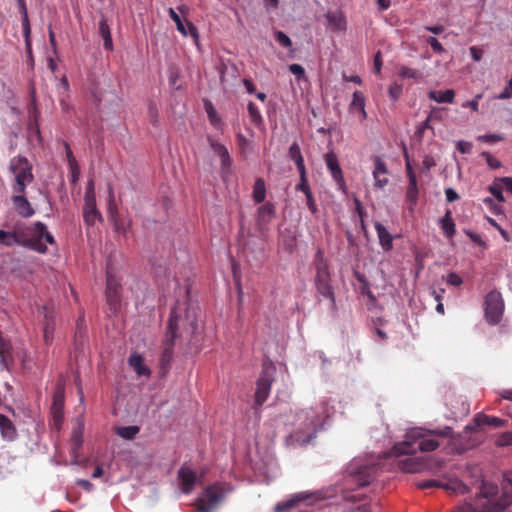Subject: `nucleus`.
<instances>
[{"instance_id":"obj_1","label":"nucleus","mask_w":512,"mask_h":512,"mask_svg":"<svg viewBox=\"0 0 512 512\" xmlns=\"http://www.w3.org/2000/svg\"><path fill=\"white\" fill-rule=\"evenodd\" d=\"M201 325L197 319V307L186 302L177 304L171 311L167 333L164 339L162 360L169 361L172 356V346L177 338L192 340L200 333Z\"/></svg>"},{"instance_id":"obj_2","label":"nucleus","mask_w":512,"mask_h":512,"mask_svg":"<svg viewBox=\"0 0 512 512\" xmlns=\"http://www.w3.org/2000/svg\"><path fill=\"white\" fill-rule=\"evenodd\" d=\"M507 485L503 484L501 490L498 486L482 482L474 504L464 503L455 512H502L512 504V491L508 485H512V474L505 475Z\"/></svg>"},{"instance_id":"obj_3","label":"nucleus","mask_w":512,"mask_h":512,"mask_svg":"<svg viewBox=\"0 0 512 512\" xmlns=\"http://www.w3.org/2000/svg\"><path fill=\"white\" fill-rule=\"evenodd\" d=\"M331 409L329 403L323 401L314 407L298 410L293 423L294 431L289 437L291 443L304 445L315 438L325 419L330 416Z\"/></svg>"},{"instance_id":"obj_4","label":"nucleus","mask_w":512,"mask_h":512,"mask_svg":"<svg viewBox=\"0 0 512 512\" xmlns=\"http://www.w3.org/2000/svg\"><path fill=\"white\" fill-rule=\"evenodd\" d=\"M453 430L449 426L442 429L426 430L421 427L411 428L406 432L405 440L395 444L389 452V456L398 457L403 454H413L416 451L431 452L434 451L439 443L436 436L452 437Z\"/></svg>"},{"instance_id":"obj_5","label":"nucleus","mask_w":512,"mask_h":512,"mask_svg":"<svg viewBox=\"0 0 512 512\" xmlns=\"http://www.w3.org/2000/svg\"><path fill=\"white\" fill-rule=\"evenodd\" d=\"M377 461L374 456L354 458L347 467L351 481L358 487L369 485L374 479Z\"/></svg>"},{"instance_id":"obj_6","label":"nucleus","mask_w":512,"mask_h":512,"mask_svg":"<svg viewBox=\"0 0 512 512\" xmlns=\"http://www.w3.org/2000/svg\"><path fill=\"white\" fill-rule=\"evenodd\" d=\"M230 486L214 484L207 487L201 497L198 498L197 512H212L213 509L231 492Z\"/></svg>"},{"instance_id":"obj_7","label":"nucleus","mask_w":512,"mask_h":512,"mask_svg":"<svg viewBox=\"0 0 512 512\" xmlns=\"http://www.w3.org/2000/svg\"><path fill=\"white\" fill-rule=\"evenodd\" d=\"M10 170L15 177L14 190L23 193L26 186L32 181L31 167L24 157H15L10 162Z\"/></svg>"},{"instance_id":"obj_8","label":"nucleus","mask_w":512,"mask_h":512,"mask_svg":"<svg viewBox=\"0 0 512 512\" xmlns=\"http://www.w3.org/2000/svg\"><path fill=\"white\" fill-rule=\"evenodd\" d=\"M484 306L487 322L492 325L499 323L504 313V301L501 293L498 291L488 293L485 297Z\"/></svg>"},{"instance_id":"obj_9","label":"nucleus","mask_w":512,"mask_h":512,"mask_svg":"<svg viewBox=\"0 0 512 512\" xmlns=\"http://www.w3.org/2000/svg\"><path fill=\"white\" fill-rule=\"evenodd\" d=\"M0 244L8 247H11L13 245H20L24 247H29L37 252L44 251V247H42L39 244L29 242L26 240V238L23 237L21 225L19 224L14 226L13 231H4L0 229Z\"/></svg>"},{"instance_id":"obj_10","label":"nucleus","mask_w":512,"mask_h":512,"mask_svg":"<svg viewBox=\"0 0 512 512\" xmlns=\"http://www.w3.org/2000/svg\"><path fill=\"white\" fill-rule=\"evenodd\" d=\"M21 231L23 232V237L26 238L27 241L44 247V251L42 253H45L47 250L45 243L42 242L43 239L48 244L54 243L53 235L47 231L46 226L41 222H36L30 227H23L21 225Z\"/></svg>"},{"instance_id":"obj_11","label":"nucleus","mask_w":512,"mask_h":512,"mask_svg":"<svg viewBox=\"0 0 512 512\" xmlns=\"http://www.w3.org/2000/svg\"><path fill=\"white\" fill-rule=\"evenodd\" d=\"M273 373L274 368L269 366L264 368L261 376L259 377L255 392V402L257 405H262L268 398L273 381Z\"/></svg>"},{"instance_id":"obj_12","label":"nucleus","mask_w":512,"mask_h":512,"mask_svg":"<svg viewBox=\"0 0 512 512\" xmlns=\"http://www.w3.org/2000/svg\"><path fill=\"white\" fill-rule=\"evenodd\" d=\"M316 287L318 292L323 297L328 298L331 302V305L334 306V292L329 283V272L325 264H320L317 267Z\"/></svg>"},{"instance_id":"obj_13","label":"nucleus","mask_w":512,"mask_h":512,"mask_svg":"<svg viewBox=\"0 0 512 512\" xmlns=\"http://www.w3.org/2000/svg\"><path fill=\"white\" fill-rule=\"evenodd\" d=\"M202 475H198L195 470L189 466H183L178 471V480L180 489L184 494H189L193 491L196 483L200 481Z\"/></svg>"},{"instance_id":"obj_14","label":"nucleus","mask_w":512,"mask_h":512,"mask_svg":"<svg viewBox=\"0 0 512 512\" xmlns=\"http://www.w3.org/2000/svg\"><path fill=\"white\" fill-rule=\"evenodd\" d=\"M324 498L326 497L322 496L320 493L300 492L294 495L291 499L282 503H278L274 508V512H284L294 507L299 502H308L309 504H312L313 501Z\"/></svg>"},{"instance_id":"obj_15","label":"nucleus","mask_w":512,"mask_h":512,"mask_svg":"<svg viewBox=\"0 0 512 512\" xmlns=\"http://www.w3.org/2000/svg\"><path fill=\"white\" fill-rule=\"evenodd\" d=\"M387 174L388 170L384 161L380 157H375L372 175L377 188L382 189L389 183Z\"/></svg>"},{"instance_id":"obj_16","label":"nucleus","mask_w":512,"mask_h":512,"mask_svg":"<svg viewBox=\"0 0 512 512\" xmlns=\"http://www.w3.org/2000/svg\"><path fill=\"white\" fill-rule=\"evenodd\" d=\"M168 13H169V16L171 17V19L175 22V24L177 26V30L182 35H184V36L190 35L195 39L198 38L197 29L192 23L187 22L186 24H184L179 16V14L173 8H169Z\"/></svg>"},{"instance_id":"obj_17","label":"nucleus","mask_w":512,"mask_h":512,"mask_svg":"<svg viewBox=\"0 0 512 512\" xmlns=\"http://www.w3.org/2000/svg\"><path fill=\"white\" fill-rule=\"evenodd\" d=\"M83 217L88 225H94L102 216L96 208V199L84 200Z\"/></svg>"},{"instance_id":"obj_18","label":"nucleus","mask_w":512,"mask_h":512,"mask_svg":"<svg viewBox=\"0 0 512 512\" xmlns=\"http://www.w3.org/2000/svg\"><path fill=\"white\" fill-rule=\"evenodd\" d=\"M63 389L58 388L54 394V401L51 407L53 414V421L55 426L59 429L62 422V409H63Z\"/></svg>"},{"instance_id":"obj_19","label":"nucleus","mask_w":512,"mask_h":512,"mask_svg":"<svg viewBox=\"0 0 512 512\" xmlns=\"http://www.w3.org/2000/svg\"><path fill=\"white\" fill-rule=\"evenodd\" d=\"M375 230L379 239L380 246L384 251H389L393 247V237L384 225L380 222L374 223Z\"/></svg>"},{"instance_id":"obj_20","label":"nucleus","mask_w":512,"mask_h":512,"mask_svg":"<svg viewBox=\"0 0 512 512\" xmlns=\"http://www.w3.org/2000/svg\"><path fill=\"white\" fill-rule=\"evenodd\" d=\"M129 365L134 369L136 374L140 377H149L150 369L144 364L143 357L138 353H132L128 359Z\"/></svg>"},{"instance_id":"obj_21","label":"nucleus","mask_w":512,"mask_h":512,"mask_svg":"<svg viewBox=\"0 0 512 512\" xmlns=\"http://www.w3.org/2000/svg\"><path fill=\"white\" fill-rule=\"evenodd\" d=\"M325 162L330 170L333 179L339 183L343 184V175L341 168L339 167L338 160L336 155L333 152H329L325 155Z\"/></svg>"},{"instance_id":"obj_22","label":"nucleus","mask_w":512,"mask_h":512,"mask_svg":"<svg viewBox=\"0 0 512 512\" xmlns=\"http://www.w3.org/2000/svg\"><path fill=\"white\" fill-rule=\"evenodd\" d=\"M326 18L328 21V25L332 31L341 32L346 29V20L342 12H328Z\"/></svg>"},{"instance_id":"obj_23","label":"nucleus","mask_w":512,"mask_h":512,"mask_svg":"<svg viewBox=\"0 0 512 512\" xmlns=\"http://www.w3.org/2000/svg\"><path fill=\"white\" fill-rule=\"evenodd\" d=\"M275 216L274 206L270 203L264 204L259 207L257 212L258 225L263 228L265 227Z\"/></svg>"},{"instance_id":"obj_24","label":"nucleus","mask_w":512,"mask_h":512,"mask_svg":"<svg viewBox=\"0 0 512 512\" xmlns=\"http://www.w3.org/2000/svg\"><path fill=\"white\" fill-rule=\"evenodd\" d=\"M418 185L417 178L411 176V181L407 187L406 200L408 203V209L413 212L418 201Z\"/></svg>"},{"instance_id":"obj_25","label":"nucleus","mask_w":512,"mask_h":512,"mask_svg":"<svg viewBox=\"0 0 512 512\" xmlns=\"http://www.w3.org/2000/svg\"><path fill=\"white\" fill-rule=\"evenodd\" d=\"M13 204L17 212L23 217H31L34 210L27 199L21 195H16L12 198Z\"/></svg>"},{"instance_id":"obj_26","label":"nucleus","mask_w":512,"mask_h":512,"mask_svg":"<svg viewBox=\"0 0 512 512\" xmlns=\"http://www.w3.org/2000/svg\"><path fill=\"white\" fill-rule=\"evenodd\" d=\"M439 487L458 495H464L469 491L467 485L458 479H450L448 481L442 482L439 484Z\"/></svg>"},{"instance_id":"obj_27","label":"nucleus","mask_w":512,"mask_h":512,"mask_svg":"<svg viewBox=\"0 0 512 512\" xmlns=\"http://www.w3.org/2000/svg\"><path fill=\"white\" fill-rule=\"evenodd\" d=\"M440 227L447 238H452L455 233V223L452 219L450 210H447L445 215L440 219Z\"/></svg>"},{"instance_id":"obj_28","label":"nucleus","mask_w":512,"mask_h":512,"mask_svg":"<svg viewBox=\"0 0 512 512\" xmlns=\"http://www.w3.org/2000/svg\"><path fill=\"white\" fill-rule=\"evenodd\" d=\"M428 97L437 103H453L455 92L452 89H447L445 91L432 90L428 93Z\"/></svg>"},{"instance_id":"obj_29","label":"nucleus","mask_w":512,"mask_h":512,"mask_svg":"<svg viewBox=\"0 0 512 512\" xmlns=\"http://www.w3.org/2000/svg\"><path fill=\"white\" fill-rule=\"evenodd\" d=\"M350 110H358L361 114V118H366L367 114L365 111V97L360 91H355L353 93L352 101L350 103Z\"/></svg>"},{"instance_id":"obj_30","label":"nucleus","mask_w":512,"mask_h":512,"mask_svg":"<svg viewBox=\"0 0 512 512\" xmlns=\"http://www.w3.org/2000/svg\"><path fill=\"white\" fill-rule=\"evenodd\" d=\"M99 34L103 38L104 48L107 50H111L113 48L112 37L110 33V28L107 24V21L104 18L101 19L99 22Z\"/></svg>"},{"instance_id":"obj_31","label":"nucleus","mask_w":512,"mask_h":512,"mask_svg":"<svg viewBox=\"0 0 512 512\" xmlns=\"http://www.w3.org/2000/svg\"><path fill=\"white\" fill-rule=\"evenodd\" d=\"M398 76L401 79H413L415 82H420L423 79V75L419 70L407 66L399 68Z\"/></svg>"},{"instance_id":"obj_32","label":"nucleus","mask_w":512,"mask_h":512,"mask_svg":"<svg viewBox=\"0 0 512 512\" xmlns=\"http://www.w3.org/2000/svg\"><path fill=\"white\" fill-rule=\"evenodd\" d=\"M204 105H205V111H206V113L208 115L210 123L216 129H220L221 126H222V121H221V118L218 115L216 109L214 108V106L212 105V103L210 101H206Z\"/></svg>"},{"instance_id":"obj_33","label":"nucleus","mask_w":512,"mask_h":512,"mask_svg":"<svg viewBox=\"0 0 512 512\" xmlns=\"http://www.w3.org/2000/svg\"><path fill=\"white\" fill-rule=\"evenodd\" d=\"M289 156L295 162L298 170L305 169L304 159L301 154L300 147L297 143H293L289 148Z\"/></svg>"},{"instance_id":"obj_34","label":"nucleus","mask_w":512,"mask_h":512,"mask_svg":"<svg viewBox=\"0 0 512 512\" xmlns=\"http://www.w3.org/2000/svg\"><path fill=\"white\" fill-rule=\"evenodd\" d=\"M474 421H475L477 426L493 425L495 427H500L504 423V421L502 419H500V418L490 417V416H487V415H484V414H478L474 418Z\"/></svg>"},{"instance_id":"obj_35","label":"nucleus","mask_w":512,"mask_h":512,"mask_svg":"<svg viewBox=\"0 0 512 512\" xmlns=\"http://www.w3.org/2000/svg\"><path fill=\"white\" fill-rule=\"evenodd\" d=\"M266 196V187L263 179L258 178L255 181L253 188V198L257 203H261L264 201Z\"/></svg>"},{"instance_id":"obj_36","label":"nucleus","mask_w":512,"mask_h":512,"mask_svg":"<svg viewBox=\"0 0 512 512\" xmlns=\"http://www.w3.org/2000/svg\"><path fill=\"white\" fill-rule=\"evenodd\" d=\"M108 303L111 305L113 309H116V306L119 302V297L116 289L112 287V279L110 275L107 276V292H106Z\"/></svg>"},{"instance_id":"obj_37","label":"nucleus","mask_w":512,"mask_h":512,"mask_svg":"<svg viewBox=\"0 0 512 512\" xmlns=\"http://www.w3.org/2000/svg\"><path fill=\"white\" fill-rule=\"evenodd\" d=\"M139 432V428L137 426H124L117 428V435L120 437L131 440L133 439L137 433Z\"/></svg>"},{"instance_id":"obj_38","label":"nucleus","mask_w":512,"mask_h":512,"mask_svg":"<svg viewBox=\"0 0 512 512\" xmlns=\"http://www.w3.org/2000/svg\"><path fill=\"white\" fill-rule=\"evenodd\" d=\"M0 428H1L2 433L6 437L12 438V436L14 435L15 431H14L12 422L4 415H0Z\"/></svg>"},{"instance_id":"obj_39","label":"nucleus","mask_w":512,"mask_h":512,"mask_svg":"<svg viewBox=\"0 0 512 512\" xmlns=\"http://www.w3.org/2000/svg\"><path fill=\"white\" fill-rule=\"evenodd\" d=\"M237 141L242 153L246 154L253 150L252 142L242 134L237 135Z\"/></svg>"},{"instance_id":"obj_40","label":"nucleus","mask_w":512,"mask_h":512,"mask_svg":"<svg viewBox=\"0 0 512 512\" xmlns=\"http://www.w3.org/2000/svg\"><path fill=\"white\" fill-rule=\"evenodd\" d=\"M298 172L300 175V183L297 186V190L302 191L304 194L310 193L311 189L306 178V169L298 170Z\"/></svg>"},{"instance_id":"obj_41","label":"nucleus","mask_w":512,"mask_h":512,"mask_svg":"<svg viewBox=\"0 0 512 512\" xmlns=\"http://www.w3.org/2000/svg\"><path fill=\"white\" fill-rule=\"evenodd\" d=\"M210 146L215 154H217L220 158L222 156H226L228 152L227 148L221 143L215 141L214 139L208 138Z\"/></svg>"},{"instance_id":"obj_42","label":"nucleus","mask_w":512,"mask_h":512,"mask_svg":"<svg viewBox=\"0 0 512 512\" xmlns=\"http://www.w3.org/2000/svg\"><path fill=\"white\" fill-rule=\"evenodd\" d=\"M486 220L487 222L493 226L495 229H497L499 231V233L501 234V236L503 237V239L506 241V242H509L511 241V236L510 234L501 226L497 223V221L489 216L486 217Z\"/></svg>"},{"instance_id":"obj_43","label":"nucleus","mask_w":512,"mask_h":512,"mask_svg":"<svg viewBox=\"0 0 512 512\" xmlns=\"http://www.w3.org/2000/svg\"><path fill=\"white\" fill-rule=\"evenodd\" d=\"M365 495L358 491H348L343 495L344 500L350 501L352 503H356L357 501H362Z\"/></svg>"},{"instance_id":"obj_44","label":"nucleus","mask_w":512,"mask_h":512,"mask_svg":"<svg viewBox=\"0 0 512 512\" xmlns=\"http://www.w3.org/2000/svg\"><path fill=\"white\" fill-rule=\"evenodd\" d=\"M478 141L481 142H487V143H494L499 142L504 139V137L500 134H484L477 137Z\"/></svg>"},{"instance_id":"obj_45","label":"nucleus","mask_w":512,"mask_h":512,"mask_svg":"<svg viewBox=\"0 0 512 512\" xmlns=\"http://www.w3.org/2000/svg\"><path fill=\"white\" fill-rule=\"evenodd\" d=\"M276 40L277 42L284 46V47H287V48H290L292 46V41L291 39L289 38L288 35H286L284 32L282 31H277L276 32Z\"/></svg>"},{"instance_id":"obj_46","label":"nucleus","mask_w":512,"mask_h":512,"mask_svg":"<svg viewBox=\"0 0 512 512\" xmlns=\"http://www.w3.org/2000/svg\"><path fill=\"white\" fill-rule=\"evenodd\" d=\"M248 111L253 122L258 123L261 121L262 117L260 111L254 103L249 102Z\"/></svg>"},{"instance_id":"obj_47","label":"nucleus","mask_w":512,"mask_h":512,"mask_svg":"<svg viewBox=\"0 0 512 512\" xmlns=\"http://www.w3.org/2000/svg\"><path fill=\"white\" fill-rule=\"evenodd\" d=\"M388 92L393 100H397L402 93V85L394 82L389 86Z\"/></svg>"},{"instance_id":"obj_48","label":"nucleus","mask_w":512,"mask_h":512,"mask_svg":"<svg viewBox=\"0 0 512 512\" xmlns=\"http://www.w3.org/2000/svg\"><path fill=\"white\" fill-rule=\"evenodd\" d=\"M289 71L295 75L298 80L305 78V70L300 64H291Z\"/></svg>"},{"instance_id":"obj_49","label":"nucleus","mask_w":512,"mask_h":512,"mask_svg":"<svg viewBox=\"0 0 512 512\" xmlns=\"http://www.w3.org/2000/svg\"><path fill=\"white\" fill-rule=\"evenodd\" d=\"M502 189L503 187L499 184H494L492 186H490L489 190L490 192L492 193V195L499 201V202H504V197H503V193H502Z\"/></svg>"},{"instance_id":"obj_50","label":"nucleus","mask_w":512,"mask_h":512,"mask_svg":"<svg viewBox=\"0 0 512 512\" xmlns=\"http://www.w3.org/2000/svg\"><path fill=\"white\" fill-rule=\"evenodd\" d=\"M482 156L486 159L487 164L492 169H497L501 166L500 162L493 157L489 152H483Z\"/></svg>"},{"instance_id":"obj_51","label":"nucleus","mask_w":512,"mask_h":512,"mask_svg":"<svg viewBox=\"0 0 512 512\" xmlns=\"http://www.w3.org/2000/svg\"><path fill=\"white\" fill-rule=\"evenodd\" d=\"M426 42L431 46V48L437 52V53H443L444 52V48L443 46L441 45V43L435 38V37H428L426 39Z\"/></svg>"},{"instance_id":"obj_52","label":"nucleus","mask_w":512,"mask_h":512,"mask_svg":"<svg viewBox=\"0 0 512 512\" xmlns=\"http://www.w3.org/2000/svg\"><path fill=\"white\" fill-rule=\"evenodd\" d=\"M70 176H71V182L76 183L79 180L80 177V169L79 165L74 164L69 166Z\"/></svg>"},{"instance_id":"obj_53","label":"nucleus","mask_w":512,"mask_h":512,"mask_svg":"<svg viewBox=\"0 0 512 512\" xmlns=\"http://www.w3.org/2000/svg\"><path fill=\"white\" fill-rule=\"evenodd\" d=\"M90 199H96L93 180L88 181L85 196H84V200H90Z\"/></svg>"},{"instance_id":"obj_54","label":"nucleus","mask_w":512,"mask_h":512,"mask_svg":"<svg viewBox=\"0 0 512 512\" xmlns=\"http://www.w3.org/2000/svg\"><path fill=\"white\" fill-rule=\"evenodd\" d=\"M469 51H470V55L472 57V59L476 62L480 61L482 59V56H483V50L476 47V46H471L469 48Z\"/></svg>"},{"instance_id":"obj_55","label":"nucleus","mask_w":512,"mask_h":512,"mask_svg":"<svg viewBox=\"0 0 512 512\" xmlns=\"http://www.w3.org/2000/svg\"><path fill=\"white\" fill-rule=\"evenodd\" d=\"M305 196H306V204H307L308 209L311 211V213L315 214L317 212V206L314 201L312 192L305 194Z\"/></svg>"},{"instance_id":"obj_56","label":"nucleus","mask_w":512,"mask_h":512,"mask_svg":"<svg viewBox=\"0 0 512 512\" xmlns=\"http://www.w3.org/2000/svg\"><path fill=\"white\" fill-rule=\"evenodd\" d=\"M447 282L452 286H459L462 284V278L456 273H449Z\"/></svg>"},{"instance_id":"obj_57","label":"nucleus","mask_w":512,"mask_h":512,"mask_svg":"<svg viewBox=\"0 0 512 512\" xmlns=\"http://www.w3.org/2000/svg\"><path fill=\"white\" fill-rule=\"evenodd\" d=\"M457 148L463 154L470 153L472 150V144L465 141H458Z\"/></svg>"},{"instance_id":"obj_58","label":"nucleus","mask_w":512,"mask_h":512,"mask_svg":"<svg viewBox=\"0 0 512 512\" xmlns=\"http://www.w3.org/2000/svg\"><path fill=\"white\" fill-rule=\"evenodd\" d=\"M445 196L448 202H453L459 199L458 193L453 188H446Z\"/></svg>"},{"instance_id":"obj_59","label":"nucleus","mask_w":512,"mask_h":512,"mask_svg":"<svg viewBox=\"0 0 512 512\" xmlns=\"http://www.w3.org/2000/svg\"><path fill=\"white\" fill-rule=\"evenodd\" d=\"M381 68H382L381 53L377 52L375 54V57H374V72L376 74H380L381 73Z\"/></svg>"},{"instance_id":"obj_60","label":"nucleus","mask_w":512,"mask_h":512,"mask_svg":"<svg viewBox=\"0 0 512 512\" xmlns=\"http://www.w3.org/2000/svg\"><path fill=\"white\" fill-rule=\"evenodd\" d=\"M65 151H66V158H67V161H68V165H74V164H77V160L75 159L74 155H73V152L72 150L70 149V147L68 146V144H65Z\"/></svg>"},{"instance_id":"obj_61","label":"nucleus","mask_w":512,"mask_h":512,"mask_svg":"<svg viewBox=\"0 0 512 512\" xmlns=\"http://www.w3.org/2000/svg\"><path fill=\"white\" fill-rule=\"evenodd\" d=\"M349 512H370V507L367 502H362L355 507H352Z\"/></svg>"},{"instance_id":"obj_62","label":"nucleus","mask_w":512,"mask_h":512,"mask_svg":"<svg viewBox=\"0 0 512 512\" xmlns=\"http://www.w3.org/2000/svg\"><path fill=\"white\" fill-rule=\"evenodd\" d=\"M231 166V158L229 153L226 156L221 157V169L222 171L228 170Z\"/></svg>"},{"instance_id":"obj_63","label":"nucleus","mask_w":512,"mask_h":512,"mask_svg":"<svg viewBox=\"0 0 512 512\" xmlns=\"http://www.w3.org/2000/svg\"><path fill=\"white\" fill-rule=\"evenodd\" d=\"M462 107L469 108L473 112H477L479 110V104H477V101H473V100L463 102Z\"/></svg>"},{"instance_id":"obj_64","label":"nucleus","mask_w":512,"mask_h":512,"mask_svg":"<svg viewBox=\"0 0 512 512\" xmlns=\"http://www.w3.org/2000/svg\"><path fill=\"white\" fill-rule=\"evenodd\" d=\"M500 182L502 183L501 186L503 188L512 193V178L504 177L500 179Z\"/></svg>"}]
</instances>
